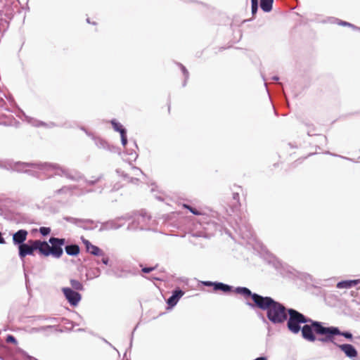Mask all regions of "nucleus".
Returning <instances> with one entry per match:
<instances>
[{
    "instance_id": "nucleus-1",
    "label": "nucleus",
    "mask_w": 360,
    "mask_h": 360,
    "mask_svg": "<svg viewBox=\"0 0 360 360\" xmlns=\"http://www.w3.org/2000/svg\"><path fill=\"white\" fill-rule=\"evenodd\" d=\"M289 314L290 317L288 329L294 334L301 330L302 338L309 342H313L318 340L323 343H335V335H342L349 340L353 338L349 332H341L337 327H325L322 323L307 318L297 310L291 309Z\"/></svg>"
},
{
    "instance_id": "nucleus-2",
    "label": "nucleus",
    "mask_w": 360,
    "mask_h": 360,
    "mask_svg": "<svg viewBox=\"0 0 360 360\" xmlns=\"http://www.w3.org/2000/svg\"><path fill=\"white\" fill-rule=\"evenodd\" d=\"M235 292L243 295L245 298L251 297L255 306L262 310L266 311V316L273 323H283L288 318L290 317L289 311L282 304L275 301L270 297H262L258 294L252 293L248 288L245 287L236 288ZM292 310H295L292 309ZM290 318L287 321V325Z\"/></svg>"
},
{
    "instance_id": "nucleus-3",
    "label": "nucleus",
    "mask_w": 360,
    "mask_h": 360,
    "mask_svg": "<svg viewBox=\"0 0 360 360\" xmlns=\"http://www.w3.org/2000/svg\"><path fill=\"white\" fill-rule=\"evenodd\" d=\"M49 241L51 246L47 242L41 241V255L45 257L51 255L56 258H60L63 253L62 246L65 244V239L52 237Z\"/></svg>"
},
{
    "instance_id": "nucleus-4",
    "label": "nucleus",
    "mask_w": 360,
    "mask_h": 360,
    "mask_svg": "<svg viewBox=\"0 0 360 360\" xmlns=\"http://www.w3.org/2000/svg\"><path fill=\"white\" fill-rule=\"evenodd\" d=\"M37 250L41 254V241L39 240H30L28 243H24L18 247L19 257L22 259L27 255H32L34 251Z\"/></svg>"
},
{
    "instance_id": "nucleus-5",
    "label": "nucleus",
    "mask_w": 360,
    "mask_h": 360,
    "mask_svg": "<svg viewBox=\"0 0 360 360\" xmlns=\"http://www.w3.org/2000/svg\"><path fill=\"white\" fill-rule=\"evenodd\" d=\"M62 291L72 306H76L81 300V295L70 288H63Z\"/></svg>"
},
{
    "instance_id": "nucleus-6",
    "label": "nucleus",
    "mask_w": 360,
    "mask_h": 360,
    "mask_svg": "<svg viewBox=\"0 0 360 360\" xmlns=\"http://www.w3.org/2000/svg\"><path fill=\"white\" fill-rule=\"evenodd\" d=\"M336 345L345 355L349 358H355L357 356L358 353L354 347L350 344Z\"/></svg>"
},
{
    "instance_id": "nucleus-7",
    "label": "nucleus",
    "mask_w": 360,
    "mask_h": 360,
    "mask_svg": "<svg viewBox=\"0 0 360 360\" xmlns=\"http://www.w3.org/2000/svg\"><path fill=\"white\" fill-rule=\"evenodd\" d=\"M28 232L25 229H20L15 232L13 235V242L15 245H18V247L23 245L25 241L27 240Z\"/></svg>"
},
{
    "instance_id": "nucleus-8",
    "label": "nucleus",
    "mask_w": 360,
    "mask_h": 360,
    "mask_svg": "<svg viewBox=\"0 0 360 360\" xmlns=\"http://www.w3.org/2000/svg\"><path fill=\"white\" fill-rule=\"evenodd\" d=\"M82 241L86 250L91 254L96 256L103 255V251L98 247L92 245L88 240L82 238Z\"/></svg>"
},
{
    "instance_id": "nucleus-9",
    "label": "nucleus",
    "mask_w": 360,
    "mask_h": 360,
    "mask_svg": "<svg viewBox=\"0 0 360 360\" xmlns=\"http://www.w3.org/2000/svg\"><path fill=\"white\" fill-rule=\"evenodd\" d=\"M184 292L181 290H176L173 292L172 295L167 300V303L170 307H173L176 304L179 299L184 295Z\"/></svg>"
},
{
    "instance_id": "nucleus-10",
    "label": "nucleus",
    "mask_w": 360,
    "mask_h": 360,
    "mask_svg": "<svg viewBox=\"0 0 360 360\" xmlns=\"http://www.w3.org/2000/svg\"><path fill=\"white\" fill-rule=\"evenodd\" d=\"M359 283V280L343 281L338 283V288H351Z\"/></svg>"
},
{
    "instance_id": "nucleus-11",
    "label": "nucleus",
    "mask_w": 360,
    "mask_h": 360,
    "mask_svg": "<svg viewBox=\"0 0 360 360\" xmlns=\"http://www.w3.org/2000/svg\"><path fill=\"white\" fill-rule=\"evenodd\" d=\"M65 249L69 255L76 256L79 253V247L77 245H67Z\"/></svg>"
},
{
    "instance_id": "nucleus-12",
    "label": "nucleus",
    "mask_w": 360,
    "mask_h": 360,
    "mask_svg": "<svg viewBox=\"0 0 360 360\" xmlns=\"http://www.w3.org/2000/svg\"><path fill=\"white\" fill-rule=\"evenodd\" d=\"M274 0H260V7L264 12H269L272 9Z\"/></svg>"
},
{
    "instance_id": "nucleus-13",
    "label": "nucleus",
    "mask_w": 360,
    "mask_h": 360,
    "mask_svg": "<svg viewBox=\"0 0 360 360\" xmlns=\"http://www.w3.org/2000/svg\"><path fill=\"white\" fill-rule=\"evenodd\" d=\"M231 289V287L224 284L222 283H216L214 284V290H222L223 292H229Z\"/></svg>"
},
{
    "instance_id": "nucleus-14",
    "label": "nucleus",
    "mask_w": 360,
    "mask_h": 360,
    "mask_svg": "<svg viewBox=\"0 0 360 360\" xmlns=\"http://www.w3.org/2000/svg\"><path fill=\"white\" fill-rule=\"evenodd\" d=\"M70 284H71L72 288L74 290H82L84 289V286H83L82 283L77 280L71 279Z\"/></svg>"
},
{
    "instance_id": "nucleus-15",
    "label": "nucleus",
    "mask_w": 360,
    "mask_h": 360,
    "mask_svg": "<svg viewBox=\"0 0 360 360\" xmlns=\"http://www.w3.org/2000/svg\"><path fill=\"white\" fill-rule=\"evenodd\" d=\"M183 207L186 208V209H188L191 212H192L195 215H201V214H202V213L201 212L198 211L195 208H193V207H191L188 205L184 204Z\"/></svg>"
},
{
    "instance_id": "nucleus-16",
    "label": "nucleus",
    "mask_w": 360,
    "mask_h": 360,
    "mask_svg": "<svg viewBox=\"0 0 360 360\" xmlns=\"http://www.w3.org/2000/svg\"><path fill=\"white\" fill-rule=\"evenodd\" d=\"M233 199L235 200V202L233 203V206L236 207H239L240 206V202L239 200V193H233Z\"/></svg>"
},
{
    "instance_id": "nucleus-17",
    "label": "nucleus",
    "mask_w": 360,
    "mask_h": 360,
    "mask_svg": "<svg viewBox=\"0 0 360 360\" xmlns=\"http://www.w3.org/2000/svg\"><path fill=\"white\" fill-rule=\"evenodd\" d=\"M112 124L113 125L115 130L119 131L120 134L122 133V131H125V129L123 128L121 124L115 122H112Z\"/></svg>"
},
{
    "instance_id": "nucleus-18",
    "label": "nucleus",
    "mask_w": 360,
    "mask_h": 360,
    "mask_svg": "<svg viewBox=\"0 0 360 360\" xmlns=\"http://www.w3.org/2000/svg\"><path fill=\"white\" fill-rule=\"evenodd\" d=\"M39 232L41 234H42L43 236H46L48 234L50 233L51 232V229L49 228V227H41L39 229Z\"/></svg>"
},
{
    "instance_id": "nucleus-19",
    "label": "nucleus",
    "mask_w": 360,
    "mask_h": 360,
    "mask_svg": "<svg viewBox=\"0 0 360 360\" xmlns=\"http://www.w3.org/2000/svg\"><path fill=\"white\" fill-rule=\"evenodd\" d=\"M6 341L8 343H13L14 345H17V343H18L15 337L11 335H9L6 337Z\"/></svg>"
},
{
    "instance_id": "nucleus-20",
    "label": "nucleus",
    "mask_w": 360,
    "mask_h": 360,
    "mask_svg": "<svg viewBox=\"0 0 360 360\" xmlns=\"http://www.w3.org/2000/svg\"><path fill=\"white\" fill-rule=\"evenodd\" d=\"M338 24L341 26H347V27H352L353 29L356 28L354 25H352L349 22H345V21H342V20H339L338 22Z\"/></svg>"
},
{
    "instance_id": "nucleus-21",
    "label": "nucleus",
    "mask_w": 360,
    "mask_h": 360,
    "mask_svg": "<svg viewBox=\"0 0 360 360\" xmlns=\"http://www.w3.org/2000/svg\"><path fill=\"white\" fill-rule=\"evenodd\" d=\"M257 7H258L257 0H255L254 1H252V12L253 14H255L257 12Z\"/></svg>"
},
{
    "instance_id": "nucleus-22",
    "label": "nucleus",
    "mask_w": 360,
    "mask_h": 360,
    "mask_svg": "<svg viewBox=\"0 0 360 360\" xmlns=\"http://www.w3.org/2000/svg\"><path fill=\"white\" fill-rule=\"evenodd\" d=\"M120 135H121V139H122V143L123 146H125L127 143L126 131H122Z\"/></svg>"
},
{
    "instance_id": "nucleus-23",
    "label": "nucleus",
    "mask_w": 360,
    "mask_h": 360,
    "mask_svg": "<svg viewBox=\"0 0 360 360\" xmlns=\"http://www.w3.org/2000/svg\"><path fill=\"white\" fill-rule=\"evenodd\" d=\"M156 269V266H152V267H144L142 269V271L143 273H150V271L155 270Z\"/></svg>"
},
{
    "instance_id": "nucleus-24",
    "label": "nucleus",
    "mask_w": 360,
    "mask_h": 360,
    "mask_svg": "<svg viewBox=\"0 0 360 360\" xmlns=\"http://www.w3.org/2000/svg\"><path fill=\"white\" fill-rule=\"evenodd\" d=\"M167 113L169 114L170 113V108H171V104H170V101L168 100L167 103Z\"/></svg>"
},
{
    "instance_id": "nucleus-25",
    "label": "nucleus",
    "mask_w": 360,
    "mask_h": 360,
    "mask_svg": "<svg viewBox=\"0 0 360 360\" xmlns=\"http://www.w3.org/2000/svg\"><path fill=\"white\" fill-rule=\"evenodd\" d=\"M4 243H5V240L2 237L1 233L0 232V244H4Z\"/></svg>"
},
{
    "instance_id": "nucleus-26",
    "label": "nucleus",
    "mask_w": 360,
    "mask_h": 360,
    "mask_svg": "<svg viewBox=\"0 0 360 360\" xmlns=\"http://www.w3.org/2000/svg\"><path fill=\"white\" fill-rule=\"evenodd\" d=\"M214 283H212V282H209V281H208V282H205V283H204V284H205V285H207V286H211V285H213V286H214Z\"/></svg>"
},
{
    "instance_id": "nucleus-27",
    "label": "nucleus",
    "mask_w": 360,
    "mask_h": 360,
    "mask_svg": "<svg viewBox=\"0 0 360 360\" xmlns=\"http://www.w3.org/2000/svg\"><path fill=\"white\" fill-rule=\"evenodd\" d=\"M182 69H183V71H184V74H186V75H187V74H188V72H187V70L185 69V68H184V67H183V68H182Z\"/></svg>"
},
{
    "instance_id": "nucleus-28",
    "label": "nucleus",
    "mask_w": 360,
    "mask_h": 360,
    "mask_svg": "<svg viewBox=\"0 0 360 360\" xmlns=\"http://www.w3.org/2000/svg\"><path fill=\"white\" fill-rule=\"evenodd\" d=\"M103 261L105 264H107V261H105V259H103Z\"/></svg>"
},
{
    "instance_id": "nucleus-29",
    "label": "nucleus",
    "mask_w": 360,
    "mask_h": 360,
    "mask_svg": "<svg viewBox=\"0 0 360 360\" xmlns=\"http://www.w3.org/2000/svg\"><path fill=\"white\" fill-rule=\"evenodd\" d=\"M255 0H251V1H254Z\"/></svg>"
}]
</instances>
